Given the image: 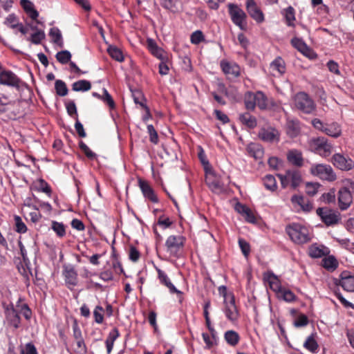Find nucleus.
Wrapping results in <instances>:
<instances>
[{
	"label": "nucleus",
	"instance_id": "nucleus-52",
	"mask_svg": "<svg viewBox=\"0 0 354 354\" xmlns=\"http://www.w3.org/2000/svg\"><path fill=\"white\" fill-rule=\"evenodd\" d=\"M309 323L308 317L302 313H300L293 322L295 328H301L306 326Z\"/></svg>",
	"mask_w": 354,
	"mask_h": 354
},
{
	"label": "nucleus",
	"instance_id": "nucleus-10",
	"mask_svg": "<svg viewBox=\"0 0 354 354\" xmlns=\"http://www.w3.org/2000/svg\"><path fill=\"white\" fill-rule=\"evenodd\" d=\"M312 147L314 148L315 151L322 157H328L332 152L331 145L324 137L314 139L312 142Z\"/></svg>",
	"mask_w": 354,
	"mask_h": 354
},
{
	"label": "nucleus",
	"instance_id": "nucleus-47",
	"mask_svg": "<svg viewBox=\"0 0 354 354\" xmlns=\"http://www.w3.org/2000/svg\"><path fill=\"white\" fill-rule=\"evenodd\" d=\"M55 88L57 95L59 96L63 97L68 94V90L66 84L64 81L61 80H57L55 81Z\"/></svg>",
	"mask_w": 354,
	"mask_h": 354
},
{
	"label": "nucleus",
	"instance_id": "nucleus-46",
	"mask_svg": "<svg viewBox=\"0 0 354 354\" xmlns=\"http://www.w3.org/2000/svg\"><path fill=\"white\" fill-rule=\"evenodd\" d=\"M255 93L248 92L245 96V106L247 110H254L256 106Z\"/></svg>",
	"mask_w": 354,
	"mask_h": 354
},
{
	"label": "nucleus",
	"instance_id": "nucleus-13",
	"mask_svg": "<svg viewBox=\"0 0 354 354\" xmlns=\"http://www.w3.org/2000/svg\"><path fill=\"white\" fill-rule=\"evenodd\" d=\"M205 182L209 188L214 192H221L223 187L220 178L211 169L205 171Z\"/></svg>",
	"mask_w": 354,
	"mask_h": 354
},
{
	"label": "nucleus",
	"instance_id": "nucleus-59",
	"mask_svg": "<svg viewBox=\"0 0 354 354\" xmlns=\"http://www.w3.org/2000/svg\"><path fill=\"white\" fill-rule=\"evenodd\" d=\"M79 147L88 159L94 160L96 158L97 155L83 141L79 142Z\"/></svg>",
	"mask_w": 354,
	"mask_h": 354
},
{
	"label": "nucleus",
	"instance_id": "nucleus-3",
	"mask_svg": "<svg viewBox=\"0 0 354 354\" xmlns=\"http://www.w3.org/2000/svg\"><path fill=\"white\" fill-rule=\"evenodd\" d=\"M283 188H286L289 184L292 189H296L302 181L301 172L297 169H288L285 174H277Z\"/></svg>",
	"mask_w": 354,
	"mask_h": 354
},
{
	"label": "nucleus",
	"instance_id": "nucleus-32",
	"mask_svg": "<svg viewBox=\"0 0 354 354\" xmlns=\"http://www.w3.org/2000/svg\"><path fill=\"white\" fill-rule=\"evenodd\" d=\"M248 151L250 156L255 159H261L264 154L262 146L257 143H251L248 147Z\"/></svg>",
	"mask_w": 354,
	"mask_h": 354
},
{
	"label": "nucleus",
	"instance_id": "nucleus-16",
	"mask_svg": "<svg viewBox=\"0 0 354 354\" xmlns=\"http://www.w3.org/2000/svg\"><path fill=\"white\" fill-rule=\"evenodd\" d=\"M335 284L340 286L345 291L354 292V275L344 271L340 274V279H336Z\"/></svg>",
	"mask_w": 354,
	"mask_h": 354
},
{
	"label": "nucleus",
	"instance_id": "nucleus-55",
	"mask_svg": "<svg viewBox=\"0 0 354 354\" xmlns=\"http://www.w3.org/2000/svg\"><path fill=\"white\" fill-rule=\"evenodd\" d=\"M38 192H41L46 194L48 196H50L52 189L48 183L42 178L38 180V187H37Z\"/></svg>",
	"mask_w": 354,
	"mask_h": 354
},
{
	"label": "nucleus",
	"instance_id": "nucleus-2",
	"mask_svg": "<svg viewBox=\"0 0 354 354\" xmlns=\"http://www.w3.org/2000/svg\"><path fill=\"white\" fill-rule=\"evenodd\" d=\"M227 9L228 14L233 24L238 26L241 30H245L247 28L246 13L235 3H228Z\"/></svg>",
	"mask_w": 354,
	"mask_h": 354
},
{
	"label": "nucleus",
	"instance_id": "nucleus-56",
	"mask_svg": "<svg viewBox=\"0 0 354 354\" xmlns=\"http://www.w3.org/2000/svg\"><path fill=\"white\" fill-rule=\"evenodd\" d=\"M198 159L200 160L201 164L204 166L205 171H207L210 169L209 168L210 165H209V160H207L205 153V151L203 150L202 147L199 146L198 147Z\"/></svg>",
	"mask_w": 354,
	"mask_h": 354
},
{
	"label": "nucleus",
	"instance_id": "nucleus-1",
	"mask_svg": "<svg viewBox=\"0 0 354 354\" xmlns=\"http://www.w3.org/2000/svg\"><path fill=\"white\" fill-rule=\"evenodd\" d=\"M286 232L290 239L297 244L306 243L311 239L308 228L299 223L289 224L286 227Z\"/></svg>",
	"mask_w": 354,
	"mask_h": 354
},
{
	"label": "nucleus",
	"instance_id": "nucleus-27",
	"mask_svg": "<svg viewBox=\"0 0 354 354\" xmlns=\"http://www.w3.org/2000/svg\"><path fill=\"white\" fill-rule=\"evenodd\" d=\"M20 4L24 11L32 20H37L39 17V12L35 8L34 4L30 0H21Z\"/></svg>",
	"mask_w": 354,
	"mask_h": 354
},
{
	"label": "nucleus",
	"instance_id": "nucleus-29",
	"mask_svg": "<svg viewBox=\"0 0 354 354\" xmlns=\"http://www.w3.org/2000/svg\"><path fill=\"white\" fill-rule=\"evenodd\" d=\"M240 122L249 129H254L257 125V119L249 113H244L239 115Z\"/></svg>",
	"mask_w": 354,
	"mask_h": 354
},
{
	"label": "nucleus",
	"instance_id": "nucleus-43",
	"mask_svg": "<svg viewBox=\"0 0 354 354\" xmlns=\"http://www.w3.org/2000/svg\"><path fill=\"white\" fill-rule=\"evenodd\" d=\"M107 52L111 58L115 61L119 62H122L124 61V56L122 50L115 46H109L107 49Z\"/></svg>",
	"mask_w": 354,
	"mask_h": 354
},
{
	"label": "nucleus",
	"instance_id": "nucleus-61",
	"mask_svg": "<svg viewBox=\"0 0 354 354\" xmlns=\"http://www.w3.org/2000/svg\"><path fill=\"white\" fill-rule=\"evenodd\" d=\"M104 308L100 306H97L93 311L95 322L97 324H102L104 320Z\"/></svg>",
	"mask_w": 354,
	"mask_h": 354
},
{
	"label": "nucleus",
	"instance_id": "nucleus-49",
	"mask_svg": "<svg viewBox=\"0 0 354 354\" xmlns=\"http://www.w3.org/2000/svg\"><path fill=\"white\" fill-rule=\"evenodd\" d=\"M256 106L257 105L261 109H265L267 107V97L261 91L255 93Z\"/></svg>",
	"mask_w": 354,
	"mask_h": 354
},
{
	"label": "nucleus",
	"instance_id": "nucleus-23",
	"mask_svg": "<svg viewBox=\"0 0 354 354\" xmlns=\"http://www.w3.org/2000/svg\"><path fill=\"white\" fill-rule=\"evenodd\" d=\"M225 313L226 317L231 322H235L239 319V313L235 305L234 296L232 297L229 303H226Z\"/></svg>",
	"mask_w": 354,
	"mask_h": 354
},
{
	"label": "nucleus",
	"instance_id": "nucleus-6",
	"mask_svg": "<svg viewBox=\"0 0 354 354\" xmlns=\"http://www.w3.org/2000/svg\"><path fill=\"white\" fill-rule=\"evenodd\" d=\"M310 173L322 180L334 181L336 179V175L332 167L328 165L317 164L313 165L310 168Z\"/></svg>",
	"mask_w": 354,
	"mask_h": 354
},
{
	"label": "nucleus",
	"instance_id": "nucleus-20",
	"mask_svg": "<svg viewBox=\"0 0 354 354\" xmlns=\"http://www.w3.org/2000/svg\"><path fill=\"white\" fill-rule=\"evenodd\" d=\"M234 209L242 215L247 222L250 223H256L257 219L254 214L247 205L237 202L234 206Z\"/></svg>",
	"mask_w": 354,
	"mask_h": 354
},
{
	"label": "nucleus",
	"instance_id": "nucleus-26",
	"mask_svg": "<svg viewBox=\"0 0 354 354\" xmlns=\"http://www.w3.org/2000/svg\"><path fill=\"white\" fill-rule=\"evenodd\" d=\"M270 68L277 75H282L286 73V70L285 61L282 57H277L270 63Z\"/></svg>",
	"mask_w": 354,
	"mask_h": 354
},
{
	"label": "nucleus",
	"instance_id": "nucleus-17",
	"mask_svg": "<svg viewBox=\"0 0 354 354\" xmlns=\"http://www.w3.org/2000/svg\"><path fill=\"white\" fill-rule=\"evenodd\" d=\"M222 71L228 76L238 77L241 75V68L235 62H230L226 60H222L220 63Z\"/></svg>",
	"mask_w": 354,
	"mask_h": 354
},
{
	"label": "nucleus",
	"instance_id": "nucleus-51",
	"mask_svg": "<svg viewBox=\"0 0 354 354\" xmlns=\"http://www.w3.org/2000/svg\"><path fill=\"white\" fill-rule=\"evenodd\" d=\"M71 58V54L68 50H62L56 54V59L57 61L62 64H66L68 63Z\"/></svg>",
	"mask_w": 354,
	"mask_h": 354
},
{
	"label": "nucleus",
	"instance_id": "nucleus-15",
	"mask_svg": "<svg viewBox=\"0 0 354 354\" xmlns=\"http://www.w3.org/2000/svg\"><path fill=\"white\" fill-rule=\"evenodd\" d=\"M21 80L10 71H3L0 73V84L19 88Z\"/></svg>",
	"mask_w": 354,
	"mask_h": 354
},
{
	"label": "nucleus",
	"instance_id": "nucleus-34",
	"mask_svg": "<svg viewBox=\"0 0 354 354\" xmlns=\"http://www.w3.org/2000/svg\"><path fill=\"white\" fill-rule=\"evenodd\" d=\"M300 132L298 121L288 120L286 124V133L291 138H295Z\"/></svg>",
	"mask_w": 354,
	"mask_h": 354
},
{
	"label": "nucleus",
	"instance_id": "nucleus-37",
	"mask_svg": "<svg viewBox=\"0 0 354 354\" xmlns=\"http://www.w3.org/2000/svg\"><path fill=\"white\" fill-rule=\"evenodd\" d=\"M120 336L118 328H113L109 334L108 337L106 339L105 344L108 354H109L113 347L114 342Z\"/></svg>",
	"mask_w": 354,
	"mask_h": 354
},
{
	"label": "nucleus",
	"instance_id": "nucleus-60",
	"mask_svg": "<svg viewBox=\"0 0 354 354\" xmlns=\"http://www.w3.org/2000/svg\"><path fill=\"white\" fill-rule=\"evenodd\" d=\"M131 92L133 101L136 104H139L140 106L141 104H146L145 103L146 100L141 91L136 89L134 91H131Z\"/></svg>",
	"mask_w": 354,
	"mask_h": 354
},
{
	"label": "nucleus",
	"instance_id": "nucleus-48",
	"mask_svg": "<svg viewBox=\"0 0 354 354\" xmlns=\"http://www.w3.org/2000/svg\"><path fill=\"white\" fill-rule=\"evenodd\" d=\"M15 231L19 234H24L27 232L28 228L26 224L23 222L19 216L15 215L14 216Z\"/></svg>",
	"mask_w": 354,
	"mask_h": 354
},
{
	"label": "nucleus",
	"instance_id": "nucleus-41",
	"mask_svg": "<svg viewBox=\"0 0 354 354\" xmlns=\"http://www.w3.org/2000/svg\"><path fill=\"white\" fill-rule=\"evenodd\" d=\"M91 88V84L86 80H81L72 84V89L74 91H87Z\"/></svg>",
	"mask_w": 354,
	"mask_h": 354
},
{
	"label": "nucleus",
	"instance_id": "nucleus-18",
	"mask_svg": "<svg viewBox=\"0 0 354 354\" xmlns=\"http://www.w3.org/2000/svg\"><path fill=\"white\" fill-rule=\"evenodd\" d=\"M353 201V197L350 191L346 188L342 187L338 192V204L342 210L347 209Z\"/></svg>",
	"mask_w": 354,
	"mask_h": 354
},
{
	"label": "nucleus",
	"instance_id": "nucleus-8",
	"mask_svg": "<svg viewBox=\"0 0 354 354\" xmlns=\"http://www.w3.org/2000/svg\"><path fill=\"white\" fill-rule=\"evenodd\" d=\"M6 322L8 325L17 329L21 325V317L19 311L12 304H3Z\"/></svg>",
	"mask_w": 354,
	"mask_h": 354
},
{
	"label": "nucleus",
	"instance_id": "nucleus-54",
	"mask_svg": "<svg viewBox=\"0 0 354 354\" xmlns=\"http://www.w3.org/2000/svg\"><path fill=\"white\" fill-rule=\"evenodd\" d=\"M101 100L109 106L110 109L113 110L115 109V103L112 96L106 88H103V94L102 95Z\"/></svg>",
	"mask_w": 354,
	"mask_h": 354
},
{
	"label": "nucleus",
	"instance_id": "nucleus-21",
	"mask_svg": "<svg viewBox=\"0 0 354 354\" xmlns=\"http://www.w3.org/2000/svg\"><path fill=\"white\" fill-rule=\"evenodd\" d=\"M333 163L336 167L342 170H349L353 167V162L351 159L347 160L339 153H336L333 156Z\"/></svg>",
	"mask_w": 354,
	"mask_h": 354
},
{
	"label": "nucleus",
	"instance_id": "nucleus-50",
	"mask_svg": "<svg viewBox=\"0 0 354 354\" xmlns=\"http://www.w3.org/2000/svg\"><path fill=\"white\" fill-rule=\"evenodd\" d=\"M65 106L67 111V113L75 120V118H78L77 106L74 101L70 100L68 102H65Z\"/></svg>",
	"mask_w": 354,
	"mask_h": 354
},
{
	"label": "nucleus",
	"instance_id": "nucleus-45",
	"mask_svg": "<svg viewBox=\"0 0 354 354\" xmlns=\"http://www.w3.org/2000/svg\"><path fill=\"white\" fill-rule=\"evenodd\" d=\"M51 228L59 238H63L66 235V226L62 223L53 221Z\"/></svg>",
	"mask_w": 354,
	"mask_h": 354
},
{
	"label": "nucleus",
	"instance_id": "nucleus-38",
	"mask_svg": "<svg viewBox=\"0 0 354 354\" xmlns=\"http://www.w3.org/2000/svg\"><path fill=\"white\" fill-rule=\"evenodd\" d=\"M49 36L50 37L53 43L57 44L60 47H63L64 42L62 35L60 30L58 28H51L49 31Z\"/></svg>",
	"mask_w": 354,
	"mask_h": 354
},
{
	"label": "nucleus",
	"instance_id": "nucleus-63",
	"mask_svg": "<svg viewBox=\"0 0 354 354\" xmlns=\"http://www.w3.org/2000/svg\"><path fill=\"white\" fill-rule=\"evenodd\" d=\"M321 199L328 204L334 203L335 201V190L334 189H331L328 192L323 194Z\"/></svg>",
	"mask_w": 354,
	"mask_h": 354
},
{
	"label": "nucleus",
	"instance_id": "nucleus-19",
	"mask_svg": "<svg viewBox=\"0 0 354 354\" xmlns=\"http://www.w3.org/2000/svg\"><path fill=\"white\" fill-rule=\"evenodd\" d=\"M63 274L65 278V282L69 288H72L77 284V273L75 268L71 266H67L64 268Z\"/></svg>",
	"mask_w": 354,
	"mask_h": 354
},
{
	"label": "nucleus",
	"instance_id": "nucleus-42",
	"mask_svg": "<svg viewBox=\"0 0 354 354\" xmlns=\"http://www.w3.org/2000/svg\"><path fill=\"white\" fill-rule=\"evenodd\" d=\"M322 265L327 270L333 271L337 268L338 263L334 257L329 256L322 259Z\"/></svg>",
	"mask_w": 354,
	"mask_h": 354
},
{
	"label": "nucleus",
	"instance_id": "nucleus-62",
	"mask_svg": "<svg viewBox=\"0 0 354 354\" xmlns=\"http://www.w3.org/2000/svg\"><path fill=\"white\" fill-rule=\"evenodd\" d=\"M147 132L149 135L150 142L155 145L158 144L159 140L158 133L152 124L147 125Z\"/></svg>",
	"mask_w": 354,
	"mask_h": 354
},
{
	"label": "nucleus",
	"instance_id": "nucleus-14",
	"mask_svg": "<svg viewBox=\"0 0 354 354\" xmlns=\"http://www.w3.org/2000/svg\"><path fill=\"white\" fill-rule=\"evenodd\" d=\"M245 8L249 15L257 23L264 21V15L254 0H246Z\"/></svg>",
	"mask_w": 354,
	"mask_h": 354
},
{
	"label": "nucleus",
	"instance_id": "nucleus-4",
	"mask_svg": "<svg viewBox=\"0 0 354 354\" xmlns=\"http://www.w3.org/2000/svg\"><path fill=\"white\" fill-rule=\"evenodd\" d=\"M185 238L182 235H170L165 241L167 252L174 257H178L183 250Z\"/></svg>",
	"mask_w": 354,
	"mask_h": 354
},
{
	"label": "nucleus",
	"instance_id": "nucleus-12",
	"mask_svg": "<svg viewBox=\"0 0 354 354\" xmlns=\"http://www.w3.org/2000/svg\"><path fill=\"white\" fill-rule=\"evenodd\" d=\"M138 186L145 198L154 203H158V198L147 180L139 178L138 179Z\"/></svg>",
	"mask_w": 354,
	"mask_h": 354
},
{
	"label": "nucleus",
	"instance_id": "nucleus-40",
	"mask_svg": "<svg viewBox=\"0 0 354 354\" xmlns=\"http://www.w3.org/2000/svg\"><path fill=\"white\" fill-rule=\"evenodd\" d=\"M279 299L291 303L297 300V296L289 289L283 288L277 295Z\"/></svg>",
	"mask_w": 354,
	"mask_h": 354
},
{
	"label": "nucleus",
	"instance_id": "nucleus-9",
	"mask_svg": "<svg viewBox=\"0 0 354 354\" xmlns=\"http://www.w3.org/2000/svg\"><path fill=\"white\" fill-rule=\"evenodd\" d=\"M258 136L263 142L277 143L280 140L281 133L276 128L269 126L262 127L258 133Z\"/></svg>",
	"mask_w": 354,
	"mask_h": 354
},
{
	"label": "nucleus",
	"instance_id": "nucleus-53",
	"mask_svg": "<svg viewBox=\"0 0 354 354\" xmlns=\"http://www.w3.org/2000/svg\"><path fill=\"white\" fill-rule=\"evenodd\" d=\"M21 299H19L17 307L19 309L20 313L23 315L26 320H29L32 316V311L28 304H23L20 305Z\"/></svg>",
	"mask_w": 354,
	"mask_h": 354
},
{
	"label": "nucleus",
	"instance_id": "nucleus-58",
	"mask_svg": "<svg viewBox=\"0 0 354 354\" xmlns=\"http://www.w3.org/2000/svg\"><path fill=\"white\" fill-rule=\"evenodd\" d=\"M191 43L195 45L199 44L200 43L205 41V36L201 30H196L191 35L190 37Z\"/></svg>",
	"mask_w": 354,
	"mask_h": 354
},
{
	"label": "nucleus",
	"instance_id": "nucleus-5",
	"mask_svg": "<svg viewBox=\"0 0 354 354\" xmlns=\"http://www.w3.org/2000/svg\"><path fill=\"white\" fill-rule=\"evenodd\" d=\"M296 107L305 113H311L315 109V104L305 92H299L295 98Z\"/></svg>",
	"mask_w": 354,
	"mask_h": 354
},
{
	"label": "nucleus",
	"instance_id": "nucleus-33",
	"mask_svg": "<svg viewBox=\"0 0 354 354\" xmlns=\"http://www.w3.org/2000/svg\"><path fill=\"white\" fill-rule=\"evenodd\" d=\"M324 132L329 136L337 138L341 135L342 130L340 126L337 122L326 124Z\"/></svg>",
	"mask_w": 354,
	"mask_h": 354
},
{
	"label": "nucleus",
	"instance_id": "nucleus-24",
	"mask_svg": "<svg viewBox=\"0 0 354 354\" xmlns=\"http://www.w3.org/2000/svg\"><path fill=\"white\" fill-rule=\"evenodd\" d=\"M287 160L291 165L301 167L304 165L302 153L297 149H291L287 153Z\"/></svg>",
	"mask_w": 354,
	"mask_h": 354
},
{
	"label": "nucleus",
	"instance_id": "nucleus-35",
	"mask_svg": "<svg viewBox=\"0 0 354 354\" xmlns=\"http://www.w3.org/2000/svg\"><path fill=\"white\" fill-rule=\"evenodd\" d=\"M304 347L313 353H317L319 350V345L315 339V334H311L307 337L304 343Z\"/></svg>",
	"mask_w": 354,
	"mask_h": 354
},
{
	"label": "nucleus",
	"instance_id": "nucleus-44",
	"mask_svg": "<svg viewBox=\"0 0 354 354\" xmlns=\"http://www.w3.org/2000/svg\"><path fill=\"white\" fill-rule=\"evenodd\" d=\"M263 185L265 187L270 191L274 192L277 188V181L274 176L268 174L263 178Z\"/></svg>",
	"mask_w": 354,
	"mask_h": 354
},
{
	"label": "nucleus",
	"instance_id": "nucleus-25",
	"mask_svg": "<svg viewBox=\"0 0 354 354\" xmlns=\"http://www.w3.org/2000/svg\"><path fill=\"white\" fill-rule=\"evenodd\" d=\"M291 202L295 206H299L301 209L305 212H309L313 209V204L302 196L293 195L291 198Z\"/></svg>",
	"mask_w": 354,
	"mask_h": 354
},
{
	"label": "nucleus",
	"instance_id": "nucleus-64",
	"mask_svg": "<svg viewBox=\"0 0 354 354\" xmlns=\"http://www.w3.org/2000/svg\"><path fill=\"white\" fill-rule=\"evenodd\" d=\"M239 245L241 250L243 254L248 257L250 252V245L248 242H247L243 239H239Z\"/></svg>",
	"mask_w": 354,
	"mask_h": 354
},
{
	"label": "nucleus",
	"instance_id": "nucleus-11",
	"mask_svg": "<svg viewBox=\"0 0 354 354\" xmlns=\"http://www.w3.org/2000/svg\"><path fill=\"white\" fill-rule=\"evenodd\" d=\"M156 270H157V272H158V278L160 281V283L162 285L166 286L169 289L170 293H171V294L176 293L179 298V302L182 303L183 300V292L178 290L174 286V284L171 282L169 278L168 277L167 274L164 271H162V270H160L159 268H157Z\"/></svg>",
	"mask_w": 354,
	"mask_h": 354
},
{
	"label": "nucleus",
	"instance_id": "nucleus-28",
	"mask_svg": "<svg viewBox=\"0 0 354 354\" xmlns=\"http://www.w3.org/2000/svg\"><path fill=\"white\" fill-rule=\"evenodd\" d=\"M147 47L151 53L160 60H164L165 59L164 50L158 47L153 39H147Z\"/></svg>",
	"mask_w": 354,
	"mask_h": 354
},
{
	"label": "nucleus",
	"instance_id": "nucleus-36",
	"mask_svg": "<svg viewBox=\"0 0 354 354\" xmlns=\"http://www.w3.org/2000/svg\"><path fill=\"white\" fill-rule=\"evenodd\" d=\"M224 338L226 342L232 346L237 345L240 340L239 333L232 330L226 331L224 334Z\"/></svg>",
	"mask_w": 354,
	"mask_h": 354
},
{
	"label": "nucleus",
	"instance_id": "nucleus-31",
	"mask_svg": "<svg viewBox=\"0 0 354 354\" xmlns=\"http://www.w3.org/2000/svg\"><path fill=\"white\" fill-rule=\"evenodd\" d=\"M282 14L284 17L286 24L289 27H295V10L293 7L288 6L287 8L282 11Z\"/></svg>",
	"mask_w": 354,
	"mask_h": 354
},
{
	"label": "nucleus",
	"instance_id": "nucleus-39",
	"mask_svg": "<svg viewBox=\"0 0 354 354\" xmlns=\"http://www.w3.org/2000/svg\"><path fill=\"white\" fill-rule=\"evenodd\" d=\"M290 44L294 48L304 55H306L307 51H309L310 50L306 44L301 38L296 37H293L290 41Z\"/></svg>",
	"mask_w": 354,
	"mask_h": 354
},
{
	"label": "nucleus",
	"instance_id": "nucleus-7",
	"mask_svg": "<svg viewBox=\"0 0 354 354\" xmlns=\"http://www.w3.org/2000/svg\"><path fill=\"white\" fill-rule=\"evenodd\" d=\"M317 214L327 226L337 224L340 220V214L328 207H319Z\"/></svg>",
	"mask_w": 354,
	"mask_h": 354
},
{
	"label": "nucleus",
	"instance_id": "nucleus-30",
	"mask_svg": "<svg viewBox=\"0 0 354 354\" xmlns=\"http://www.w3.org/2000/svg\"><path fill=\"white\" fill-rule=\"evenodd\" d=\"M328 249L324 246H318L316 244L310 245L308 248V255L312 258H321L328 254Z\"/></svg>",
	"mask_w": 354,
	"mask_h": 354
},
{
	"label": "nucleus",
	"instance_id": "nucleus-57",
	"mask_svg": "<svg viewBox=\"0 0 354 354\" xmlns=\"http://www.w3.org/2000/svg\"><path fill=\"white\" fill-rule=\"evenodd\" d=\"M19 24L17 17L13 13L9 15L4 21V24L11 28H17Z\"/></svg>",
	"mask_w": 354,
	"mask_h": 354
},
{
	"label": "nucleus",
	"instance_id": "nucleus-22",
	"mask_svg": "<svg viewBox=\"0 0 354 354\" xmlns=\"http://www.w3.org/2000/svg\"><path fill=\"white\" fill-rule=\"evenodd\" d=\"M263 278L269 283L270 289L274 291L277 295L284 288L281 285L279 279L272 272H268L264 274Z\"/></svg>",
	"mask_w": 354,
	"mask_h": 354
}]
</instances>
